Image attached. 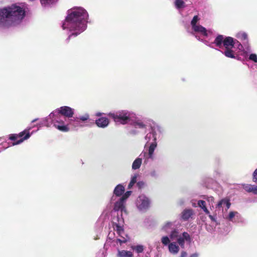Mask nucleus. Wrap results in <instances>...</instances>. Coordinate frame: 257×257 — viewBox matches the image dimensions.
Masks as SVG:
<instances>
[{"instance_id": "nucleus-39", "label": "nucleus", "mask_w": 257, "mask_h": 257, "mask_svg": "<svg viewBox=\"0 0 257 257\" xmlns=\"http://www.w3.org/2000/svg\"><path fill=\"white\" fill-rule=\"evenodd\" d=\"M253 181L257 182V168L255 170L253 173Z\"/></svg>"}, {"instance_id": "nucleus-34", "label": "nucleus", "mask_w": 257, "mask_h": 257, "mask_svg": "<svg viewBox=\"0 0 257 257\" xmlns=\"http://www.w3.org/2000/svg\"><path fill=\"white\" fill-rule=\"evenodd\" d=\"M162 242L165 245H167L170 242L169 238L168 236H163L162 238Z\"/></svg>"}, {"instance_id": "nucleus-37", "label": "nucleus", "mask_w": 257, "mask_h": 257, "mask_svg": "<svg viewBox=\"0 0 257 257\" xmlns=\"http://www.w3.org/2000/svg\"><path fill=\"white\" fill-rule=\"evenodd\" d=\"M249 59L254 62H257V56L255 54H251L249 55Z\"/></svg>"}, {"instance_id": "nucleus-27", "label": "nucleus", "mask_w": 257, "mask_h": 257, "mask_svg": "<svg viewBox=\"0 0 257 257\" xmlns=\"http://www.w3.org/2000/svg\"><path fill=\"white\" fill-rule=\"evenodd\" d=\"M57 0H40L41 4L42 5H46L53 4L56 2Z\"/></svg>"}, {"instance_id": "nucleus-41", "label": "nucleus", "mask_w": 257, "mask_h": 257, "mask_svg": "<svg viewBox=\"0 0 257 257\" xmlns=\"http://www.w3.org/2000/svg\"><path fill=\"white\" fill-rule=\"evenodd\" d=\"M241 39L245 40L247 39V35L245 33H242L240 34Z\"/></svg>"}, {"instance_id": "nucleus-4", "label": "nucleus", "mask_w": 257, "mask_h": 257, "mask_svg": "<svg viewBox=\"0 0 257 257\" xmlns=\"http://www.w3.org/2000/svg\"><path fill=\"white\" fill-rule=\"evenodd\" d=\"M124 223L123 219L122 217V213L120 216L117 215L116 217H113L112 220V226L114 229L117 232L119 236L122 237V234L124 233L123 228V224Z\"/></svg>"}, {"instance_id": "nucleus-33", "label": "nucleus", "mask_w": 257, "mask_h": 257, "mask_svg": "<svg viewBox=\"0 0 257 257\" xmlns=\"http://www.w3.org/2000/svg\"><path fill=\"white\" fill-rule=\"evenodd\" d=\"M177 242L181 246V247L183 248L184 247V242L185 240L184 238H183L181 237H180L177 239Z\"/></svg>"}, {"instance_id": "nucleus-5", "label": "nucleus", "mask_w": 257, "mask_h": 257, "mask_svg": "<svg viewBox=\"0 0 257 257\" xmlns=\"http://www.w3.org/2000/svg\"><path fill=\"white\" fill-rule=\"evenodd\" d=\"M30 136L31 135L29 130H25L19 134L10 135L9 139L12 141H16L18 138H20L19 140L13 143V145H16L21 144L24 140L29 139Z\"/></svg>"}, {"instance_id": "nucleus-47", "label": "nucleus", "mask_w": 257, "mask_h": 257, "mask_svg": "<svg viewBox=\"0 0 257 257\" xmlns=\"http://www.w3.org/2000/svg\"><path fill=\"white\" fill-rule=\"evenodd\" d=\"M170 225H171V222H168V223H166L165 226H169Z\"/></svg>"}, {"instance_id": "nucleus-23", "label": "nucleus", "mask_w": 257, "mask_h": 257, "mask_svg": "<svg viewBox=\"0 0 257 257\" xmlns=\"http://www.w3.org/2000/svg\"><path fill=\"white\" fill-rule=\"evenodd\" d=\"M157 147V143L156 142L153 143L151 144L149 149V158H152L153 154L154 153V150Z\"/></svg>"}, {"instance_id": "nucleus-31", "label": "nucleus", "mask_w": 257, "mask_h": 257, "mask_svg": "<svg viewBox=\"0 0 257 257\" xmlns=\"http://www.w3.org/2000/svg\"><path fill=\"white\" fill-rule=\"evenodd\" d=\"M182 236H183L182 238H184V240H186V241H191L190 236L187 232H184L182 233Z\"/></svg>"}, {"instance_id": "nucleus-24", "label": "nucleus", "mask_w": 257, "mask_h": 257, "mask_svg": "<svg viewBox=\"0 0 257 257\" xmlns=\"http://www.w3.org/2000/svg\"><path fill=\"white\" fill-rule=\"evenodd\" d=\"M175 5L177 9H180L185 7V3L183 0H175Z\"/></svg>"}, {"instance_id": "nucleus-44", "label": "nucleus", "mask_w": 257, "mask_h": 257, "mask_svg": "<svg viewBox=\"0 0 257 257\" xmlns=\"http://www.w3.org/2000/svg\"><path fill=\"white\" fill-rule=\"evenodd\" d=\"M203 211H204V212L206 214H209L210 212H209V211L208 210V209L207 208V207L205 208L204 209H203Z\"/></svg>"}, {"instance_id": "nucleus-46", "label": "nucleus", "mask_w": 257, "mask_h": 257, "mask_svg": "<svg viewBox=\"0 0 257 257\" xmlns=\"http://www.w3.org/2000/svg\"><path fill=\"white\" fill-rule=\"evenodd\" d=\"M102 115V113L100 112H98L96 114V115L97 116H100Z\"/></svg>"}, {"instance_id": "nucleus-6", "label": "nucleus", "mask_w": 257, "mask_h": 257, "mask_svg": "<svg viewBox=\"0 0 257 257\" xmlns=\"http://www.w3.org/2000/svg\"><path fill=\"white\" fill-rule=\"evenodd\" d=\"M70 125L74 126V124L72 123V118L69 119L66 123L64 121L60 119L54 122L55 127L62 132H68L69 131V126Z\"/></svg>"}, {"instance_id": "nucleus-29", "label": "nucleus", "mask_w": 257, "mask_h": 257, "mask_svg": "<svg viewBox=\"0 0 257 257\" xmlns=\"http://www.w3.org/2000/svg\"><path fill=\"white\" fill-rule=\"evenodd\" d=\"M134 249H135L138 253H141L144 251V246L141 245H138L134 247Z\"/></svg>"}, {"instance_id": "nucleus-36", "label": "nucleus", "mask_w": 257, "mask_h": 257, "mask_svg": "<svg viewBox=\"0 0 257 257\" xmlns=\"http://www.w3.org/2000/svg\"><path fill=\"white\" fill-rule=\"evenodd\" d=\"M178 232L176 229L173 230L170 234V237L171 239H173L178 236Z\"/></svg>"}, {"instance_id": "nucleus-25", "label": "nucleus", "mask_w": 257, "mask_h": 257, "mask_svg": "<svg viewBox=\"0 0 257 257\" xmlns=\"http://www.w3.org/2000/svg\"><path fill=\"white\" fill-rule=\"evenodd\" d=\"M133 125L136 128H145L146 127V125L143 122L138 120L134 122Z\"/></svg>"}, {"instance_id": "nucleus-26", "label": "nucleus", "mask_w": 257, "mask_h": 257, "mask_svg": "<svg viewBox=\"0 0 257 257\" xmlns=\"http://www.w3.org/2000/svg\"><path fill=\"white\" fill-rule=\"evenodd\" d=\"M137 175H135L132 178L131 180L128 185V189H131L134 186V185L137 183Z\"/></svg>"}, {"instance_id": "nucleus-21", "label": "nucleus", "mask_w": 257, "mask_h": 257, "mask_svg": "<svg viewBox=\"0 0 257 257\" xmlns=\"http://www.w3.org/2000/svg\"><path fill=\"white\" fill-rule=\"evenodd\" d=\"M142 159L139 158H137L133 163L132 169L134 170H136L140 168L142 164Z\"/></svg>"}, {"instance_id": "nucleus-19", "label": "nucleus", "mask_w": 257, "mask_h": 257, "mask_svg": "<svg viewBox=\"0 0 257 257\" xmlns=\"http://www.w3.org/2000/svg\"><path fill=\"white\" fill-rule=\"evenodd\" d=\"M169 249L171 253L176 254L178 252L179 247L175 242H171L169 244Z\"/></svg>"}, {"instance_id": "nucleus-43", "label": "nucleus", "mask_w": 257, "mask_h": 257, "mask_svg": "<svg viewBox=\"0 0 257 257\" xmlns=\"http://www.w3.org/2000/svg\"><path fill=\"white\" fill-rule=\"evenodd\" d=\"M208 216H209V217L210 218V219L212 221H216L215 218V217L213 216H212V215H211L210 214H209Z\"/></svg>"}, {"instance_id": "nucleus-38", "label": "nucleus", "mask_w": 257, "mask_h": 257, "mask_svg": "<svg viewBox=\"0 0 257 257\" xmlns=\"http://www.w3.org/2000/svg\"><path fill=\"white\" fill-rule=\"evenodd\" d=\"M145 183L143 181H139L137 183V186L139 188V189H142L144 187Z\"/></svg>"}, {"instance_id": "nucleus-42", "label": "nucleus", "mask_w": 257, "mask_h": 257, "mask_svg": "<svg viewBox=\"0 0 257 257\" xmlns=\"http://www.w3.org/2000/svg\"><path fill=\"white\" fill-rule=\"evenodd\" d=\"M187 253L185 251H182L181 253L180 257H186L187 256Z\"/></svg>"}, {"instance_id": "nucleus-13", "label": "nucleus", "mask_w": 257, "mask_h": 257, "mask_svg": "<svg viewBox=\"0 0 257 257\" xmlns=\"http://www.w3.org/2000/svg\"><path fill=\"white\" fill-rule=\"evenodd\" d=\"M224 39L225 38L223 35H219L215 39L213 43L215 44L217 47L221 48L222 45H223Z\"/></svg>"}, {"instance_id": "nucleus-16", "label": "nucleus", "mask_w": 257, "mask_h": 257, "mask_svg": "<svg viewBox=\"0 0 257 257\" xmlns=\"http://www.w3.org/2000/svg\"><path fill=\"white\" fill-rule=\"evenodd\" d=\"M124 192V187L121 184L117 185L114 188L113 193L116 196H121Z\"/></svg>"}, {"instance_id": "nucleus-2", "label": "nucleus", "mask_w": 257, "mask_h": 257, "mask_svg": "<svg viewBox=\"0 0 257 257\" xmlns=\"http://www.w3.org/2000/svg\"><path fill=\"white\" fill-rule=\"evenodd\" d=\"M25 16V10L16 4L0 8V27L9 28L15 26Z\"/></svg>"}, {"instance_id": "nucleus-10", "label": "nucleus", "mask_w": 257, "mask_h": 257, "mask_svg": "<svg viewBox=\"0 0 257 257\" xmlns=\"http://www.w3.org/2000/svg\"><path fill=\"white\" fill-rule=\"evenodd\" d=\"M113 210L115 211H118L119 210L121 211V213L123 211L125 212V208L124 206V201L122 200L120 198L117 201H116L114 205Z\"/></svg>"}, {"instance_id": "nucleus-11", "label": "nucleus", "mask_w": 257, "mask_h": 257, "mask_svg": "<svg viewBox=\"0 0 257 257\" xmlns=\"http://www.w3.org/2000/svg\"><path fill=\"white\" fill-rule=\"evenodd\" d=\"M223 45L225 47V49L233 48L234 46V42L233 38L231 37H225L224 40Z\"/></svg>"}, {"instance_id": "nucleus-20", "label": "nucleus", "mask_w": 257, "mask_h": 257, "mask_svg": "<svg viewBox=\"0 0 257 257\" xmlns=\"http://www.w3.org/2000/svg\"><path fill=\"white\" fill-rule=\"evenodd\" d=\"M150 203L149 199L145 198L142 200L141 203L140 205V208L141 209H146L149 207Z\"/></svg>"}, {"instance_id": "nucleus-8", "label": "nucleus", "mask_w": 257, "mask_h": 257, "mask_svg": "<svg viewBox=\"0 0 257 257\" xmlns=\"http://www.w3.org/2000/svg\"><path fill=\"white\" fill-rule=\"evenodd\" d=\"M109 123V119L106 117H101L95 120V124L99 127L104 128L106 127Z\"/></svg>"}, {"instance_id": "nucleus-1", "label": "nucleus", "mask_w": 257, "mask_h": 257, "mask_svg": "<svg viewBox=\"0 0 257 257\" xmlns=\"http://www.w3.org/2000/svg\"><path fill=\"white\" fill-rule=\"evenodd\" d=\"M87 12L82 8H77L69 11L68 14L62 25L63 29H68L71 32L67 41L69 42L73 37H76L86 28Z\"/></svg>"}, {"instance_id": "nucleus-45", "label": "nucleus", "mask_w": 257, "mask_h": 257, "mask_svg": "<svg viewBox=\"0 0 257 257\" xmlns=\"http://www.w3.org/2000/svg\"><path fill=\"white\" fill-rule=\"evenodd\" d=\"M198 254L197 253H193L191 255L190 257H197Z\"/></svg>"}, {"instance_id": "nucleus-40", "label": "nucleus", "mask_w": 257, "mask_h": 257, "mask_svg": "<svg viewBox=\"0 0 257 257\" xmlns=\"http://www.w3.org/2000/svg\"><path fill=\"white\" fill-rule=\"evenodd\" d=\"M123 237V239H120L119 238L116 239V241L118 242L120 245H121L122 243L126 242V241H127V240L124 237Z\"/></svg>"}, {"instance_id": "nucleus-18", "label": "nucleus", "mask_w": 257, "mask_h": 257, "mask_svg": "<svg viewBox=\"0 0 257 257\" xmlns=\"http://www.w3.org/2000/svg\"><path fill=\"white\" fill-rule=\"evenodd\" d=\"M117 256V257H133V254L130 251L118 250Z\"/></svg>"}, {"instance_id": "nucleus-35", "label": "nucleus", "mask_w": 257, "mask_h": 257, "mask_svg": "<svg viewBox=\"0 0 257 257\" xmlns=\"http://www.w3.org/2000/svg\"><path fill=\"white\" fill-rule=\"evenodd\" d=\"M238 214L237 212L231 211L229 212L228 219L229 220H232V218L235 216L236 214Z\"/></svg>"}, {"instance_id": "nucleus-30", "label": "nucleus", "mask_w": 257, "mask_h": 257, "mask_svg": "<svg viewBox=\"0 0 257 257\" xmlns=\"http://www.w3.org/2000/svg\"><path fill=\"white\" fill-rule=\"evenodd\" d=\"M132 193V191H126L124 195H122V196L120 198V199L122 200H123L124 201H125V200L131 195Z\"/></svg>"}, {"instance_id": "nucleus-14", "label": "nucleus", "mask_w": 257, "mask_h": 257, "mask_svg": "<svg viewBox=\"0 0 257 257\" xmlns=\"http://www.w3.org/2000/svg\"><path fill=\"white\" fill-rule=\"evenodd\" d=\"M192 28L196 32H199L205 36H207L208 35L206 28L201 25H196Z\"/></svg>"}, {"instance_id": "nucleus-7", "label": "nucleus", "mask_w": 257, "mask_h": 257, "mask_svg": "<svg viewBox=\"0 0 257 257\" xmlns=\"http://www.w3.org/2000/svg\"><path fill=\"white\" fill-rule=\"evenodd\" d=\"M57 111L59 114L68 118V119L65 118V121L69 120V118H72L74 114V109L67 106H61L57 109Z\"/></svg>"}, {"instance_id": "nucleus-17", "label": "nucleus", "mask_w": 257, "mask_h": 257, "mask_svg": "<svg viewBox=\"0 0 257 257\" xmlns=\"http://www.w3.org/2000/svg\"><path fill=\"white\" fill-rule=\"evenodd\" d=\"M223 204H225L227 207V209H229L231 205L229 199L227 198L221 199L217 203V207H221Z\"/></svg>"}, {"instance_id": "nucleus-28", "label": "nucleus", "mask_w": 257, "mask_h": 257, "mask_svg": "<svg viewBox=\"0 0 257 257\" xmlns=\"http://www.w3.org/2000/svg\"><path fill=\"white\" fill-rule=\"evenodd\" d=\"M199 20V19L198 16H194V17L193 18V19L192 20V21L191 22V25L192 28L197 25L196 23Z\"/></svg>"}, {"instance_id": "nucleus-3", "label": "nucleus", "mask_w": 257, "mask_h": 257, "mask_svg": "<svg viewBox=\"0 0 257 257\" xmlns=\"http://www.w3.org/2000/svg\"><path fill=\"white\" fill-rule=\"evenodd\" d=\"M108 116L112 118L116 123L125 124L130 120V114L126 110H121L115 113L110 112Z\"/></svg>"}, {"instance_id": "nucleus-9", "label": "nucleus", "mask_w": 257, "mask_h": 257, "mask_svg": "<svg viewBox=\"0 0 257 257\" xmlns=\"http://www.w3.org/2000/svg\"><path fill=\"white\" fill-rule=\"evenodd\" d=\"M194 215V212L192 209H185L181 213V218L185 221L192 218Z\"/></svg>"}, {"instance_id": "nucleus-12", "label": "nucleus", "mask_w": 257, "mask_h": 257, "mask_svg": "<svg viewBox=\"0 0 257 257\" xmlns=\"http://www.w3.org/2000/svg\"><path fill=\"white\" fill-rule=\"evenodd\" d=\"M243 187L247 192H252L254 194H257V186L246 184L244 185Z\"/></svg>"}, {"instance_id": "nucleus-22", "label": "nucleus", "mask_w": 257, "mask_h": 257, "mask_svg": "<svg viewBox=\"0 0 257 257\" xmlns=\"http://www.w3.org/2000/svg\"><path fill=\"white\" fill-rule=\"evenodd\" d=\"M231 49L232 48L225 49V50L223 54L227 57L234 58L235 55L234 54V52L233 50H231Z\"/></svg>"}, {"instance_id": "nucleus-15", "label": "nucleus", "mask_w": 257, "mask_h": 257, "mask_svg": "<svg viewBox=\"0 0 257 257\" xmlns=\"http://www.w3.org/2000/svg\"><path fill=\"white\" fill-rule=\"evenodd\" d=\"M89 116L88 114H86L84 115L80 116L79 117H73L72 119V123L77 124L80 121H85L89 119Z\"/></svg>"}, {"instance_id": "nucleus-32", "label": "nucleus", "mask_w": 257, "mask_h": 257, "mask_svg": "<svg viewBox=\"0 0 257 257\" xmlns=\"http://www.w3.org/2000/svg\"><path fill=\"white\" fill-rule=\"evenodd\" d=\"M198 205L203 210L206 208V202L204 200H200L198 201Z\"/></svg>"}]
</instances>
